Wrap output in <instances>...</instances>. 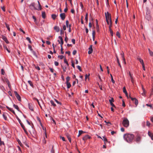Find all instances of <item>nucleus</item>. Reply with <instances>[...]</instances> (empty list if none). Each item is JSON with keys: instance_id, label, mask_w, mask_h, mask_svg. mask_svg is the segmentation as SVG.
Listing matches in <instances>:
<instances>
[{"instance_id": "e433bc0d", "label": "nucleus", "mask_w": 153, "mask_h": 153, "mask_svg": "<svg viewBox=\"0 0 153 153\" xmlns=\"http://www.w3.org/2000/svg\"><path fill=\"white\" fill-rule=\"evenodd\" d=\"M54 100L55 101V102L58 104H59L60 105H62V103L61 102H59L58 100H56L55 99H54Z\"/></svg>"}, {"instance_id": "c756f323", "label": "nucleus", "mask_w": 153, "mask_h": 153, "mask_svg": "<svg viewBox=\"0 0 153 153\" xmlns=\"http://www.w3.org/2000/svg\"><path fill=\"white\" fill-rule=\"evenodd\" d=\"M28 82L30 84V85L32 87H33V85L32 82L30 80H29L28 81Z\"/></svg>"}, {"instance_id": "ea45409f", "label": "nucleus", "mask_w": 153, "mask_h": 153, "mask_svg": "<svg viewBox=\"0 0 153 153\" xmlns=\"http://www.w3.org/2000/svg\"><path fill=\"white\" fill-rule=\"evenodd\" d=\"M70 77L68 76L66 78V82H69V81L70 80Z\"/></svg>"}, {"instance_id": "3c124183", "label": "nucleus", "mask_w": 153, "mask_h": 153, "mask_svg": "<svg viewBox=\"0 0 153 153\" xmlns=\"http://www.w3.org/2000/svg\"><path fill=\"white\" fill-rule=\"evenodd\" d=\"M58 57L60 58L61 59H62L64 57L62 55H60L58 56Z\"/></svg>"}, {"instance_id": "bb28decb", "label": "nucleus", "mask_w": 153, "mask_h": 153, "mask_svg": "<svg viewBox=\"0 0 153 153\" xmlns=\"http://www.w3.org/2000/svg\"><path fill=\"white\" fill-rule=\"evenodd\" d=\"M5 50H7V51L9 53H10V51L9 50H8V48H7V47L6 45H4L3 46Z\"/></svg>"}, {"instance_id": "ddd939ff", "label": "nucleus", "mask_w": 153, "mask_h": 153, "mask_svg": "<svg viewBox=\"0 0 153 153\" xmlns=\"http://www.w3.org/2000/svg\"><path fill=\"white\" fill-rule=\"evenodd\" d=\"M6 108H7L8 110H9L11 112H12L14 114H16V113L12 109V108H9L8 106H6Z\"/></svg>"}, {"instance_id": "a19ab883", "label": "nucleus", "mask_w": 153, "mask_h": 153, "mask_svg": "<svg viewBox=\"0 0 153 153\" xmlns=\"http://www.w3.org/2000/svg\"><path fill=\"white\" fill-rule=\"evenodd\" d=\"M64 62L67 65V66H68L69 65H68V62L67 61V60L65 58L64 59Z\"/></svg>"}, {"instance_id": "20e7f679", "label": "nucleus", "mask_w": 153, "mask_h": 153, "mask_svg": "<svg viewBox=\"0 0 153 153\" xmlns=\"http://www.w3.org/2000/svg\"><path fill=\"white\" fill-rule=\"evenodd\" d=\"M33 100H36L37 101L41 109H42V106L41 104L43 105L42 100H39L37 98L35 97L33 98Z\"/></svg>"}, {"instance_id": "393cba45", "label": "nucleus", "mask_w": 153, "mask_h": 153, "mask_svg": "<svg viewBox=\"0 0 153 153\" xmlns=\"http://www.w3.org/2000/svg\"><path fill=\"white\" fill-rule=\"evenodd\" d=\"M109 29H111V27H112V21H110V24H109Z\"/></svg>"}, {"instance_id": "37998d69", "label": "nucleus", "mask_w": 153, "mask_h": 153, "mask_svg": "<svg viewBox=\"0 0 153 153\" xmlns=\"http://www.w3.org/2000/svg\"><path fill=\"white\" fill-rule=\"evenodd\" d=\"M146 105L148 107H149L151 108H152L153 107L152 105L151 104H146Z\"/></svg>"}, {"instance_id": "cd10ccee", "label": "nucleus", "mask_w": 153, "mask_h": 153, "mask_svg": "<svg viewBox=\"0 0 153 153\" xmlns=\"http://www.w3.org/2000/svg\"><path fill=\"white\" fill-rule=\"evenodd\" d=\"M66 83L67 84V88H70L71 86V85L70 84V83L69 82H66Z\"/></svg>"}, {"instance_id": "f8f14e48", "label": "nucleus", "mask_w": 153, "mask_h": 153, "mask_svg": "<svg viewBox=\"0 0 153 153\" xmlns=\"http://www.w3.org/2000/svg\"><path fill=\"white\" fill-rule=\"evenodd\" d=\"M2 39L6 42V43L7 44H8L9 43V42L5 36H2Z\"/></svg>"}, {"instance_id": "bf43d9fd", "label": "nucleus", "mask_w": 153, "mask_h": 153, "mask_svg": "<svg viewBox=\"0 0 153 153\" xmlns=\"http://www.w3.org/2000/svg\"><path fill=\"white\" fill-rule=\"evenodd\" d=\"M71 42L74 44H75V39H72L71 40Z\"/></svg>"}, {"instance_id": "c85d7f7f", "label": "nucleus", "mask_w": 153, "mask_h": 153, "mask_svg": "<svg viewBox=\"0 0 153 153\" xmlns=\"http://www.w3.org/2000/svg\"><path fill=\"white\" fill-rule=\"evenodd\" d=\"M133 102H134L136 106L138 105V101L137 99L135 98V99H134V101Z\"/></svg>"}, {"instance_id": "680f3d73", "label": "nucleus", "mask_w": 153, "mask_h": 153, "mask_svg": "<svg viewBox=\"0 0 153 153\" xmlns=\"http://www.w3.org/2000/svg\"><path fill=\"white\" fill-rule=\"evenodd\" d=\"M1 8L4 12L5 11V7L4 6L1 7Z\"/></svg>"}, {"instance_id": "052dcab7", "label": "nucleus", "mask_w": 153, "mask_h": 153, "mask_svg": "<svg viewBox=\"0 0 153 153\" xmlns=\"http://www.w3.org/2000/svg\"><path fill=\"white\" fill-rule=\"evenodd\" d=\"M54 64L55 66H57L59 65V63L55 61L54 62Z\"/></svg>"}, {"instance_id": "39448f33", "label": "nucleus", "mask_w": 153, "mask_h": 153, "mask_svg": "<svg viewBox=\"0 0 153 153\" xmlns=\"http://www.w3.org/2000/svg\"><path fill=\"white\" fill-rule=\"evenodd\" d=\"M106 20H109V21H112L111 14L108 12L105 13Z\"/></svg>"}, {"instance_id": "f03ea898", "label": "nucleus", "mask_w": 153, "mask_h": 153, "mask_svg": "<svg viewBox=\"0 0 153 153\" xmlns=\"http://www.w3.org/2000/svg\"><path fill=\"white\" fill-rule=\"evenodd\" d=\"M142 136L140 134L137 133L135 136L134 141L137 143H140L141 140Z\"/></svg>"}, {"instance_id": "aec40b11", "label": "nucleus", "mask_w": 153, "mask_h": 153, "mask_svg": "<svg viewBox=\"0 0 153 153\" xmlns=\"http://www.w3.org/2000/svg\"><path fill=\"white\" fill-rule=\"evenodd\" d=\"M137 59L140 61L142 65L144 64L143 60L141 58H138Z\"/></svg>"}, {"instance_id": "f704fd0d", "label": "nucleus", "mask_w": 153, "mask_h": 153, "mask_svg": "<svg viewBox=\"0 0 153 153\" xmlns=\"http://www.w3.org/2000/svg\"><path fill=\"white\" fill-rule=\"evenodd\" d=\"M26 39L29 42V43H31L32 42L31 41L30 38L29 37H27L26 38Z\"/></svg>"}, {"instance_id": "423d86ee", "label": "nucleus", "mask_w": 153, "mask_h": 153, "mask_svg": "<svg viewBox=\"0 0 153 153\" xmlns=\"http://www.w3.org/2000/svg\"><path fill=\"white\" fill-rule=\"evenodd\" d=\"M14 92L16 97L17 98V100H19V101L20 102L21 101V97L20 95L18 94L17 92L16 91H14Z\"/></svg>"}, {"instance_id": "f257e3e1", "label": "nucleus", "mask_w": 153, "mask_h": 153, "mask_svg": "<svg viewBox=\"0 0 153 153\" xmlns=\"http://www.w3.org/2000/svg\"><path fill=\"white\" fill-rule=\"evenodd\" d=\"M134 135L131 134H126L124 135V139L128 143H131L134 140Z\"/></svg>"}, {"instance_id": "5701e85b", "label": "nucleus", "mask_w": 153, "mask_h": 153, "mask_svg": "<svg viewBox=\"0 0 153 153\" xmlns=\"http://www.w3.org/2000/svg\"><path fill=\"white\" fill-rule=\"evenodd\" d=\"M5 24L6 26V27H7V30H9V31H10V29L9 25L8 24L6 23V22L5 23Z\"/></svg>"}, {"instance_id": "1a4fd4ad", "label": "nucleus", "mask_w": 153, "mask_h": 153, "mask_svg": "<svg viewBox=\"0 0 153 153\" xmlns=\"http://www.w3.org/2000/svg\"><path fill=\"white\" fill-rule=\"evenodd\" d=\"M92 45H91L90 46V47L88 48L89 51L88 52V54H91L92 53V51H93V48H92Z\"/></svg>"}, {"instance_id": "6ab92c4d", "label": "nucleus", "mask_w": 153, "mask_h": 153, "mask_svg": "<svg viewBox=\"0 0 153 153\" xmlns=\"http://www.w3.org/2000/svg\"><path fill=\"white\" fill-rule=\"evenodd\" d=\"M120 55L121 56V57L122 59L123 60H125V57H124V54L123 51L122 52V53H120Z\"/></svg>"}, {"instance_id": "864d4df0", "label": "nucleus", "mask_w": 153, "mask_h": 153, "mask_svg": "<svg viewBox=\"0 0 153 153\" xmlns=\"http://www.w3.org/2000/svg\"><path fill=\"white\" fill-rule=\"evenodd\" d=\"M129 97L131 98V100H132V101L133 102H134V99H135L136 98H133L132 97H131V96H130V95L129 96Z\"/></svg>"}, {"instance_id": "6e6d98bb", "label": "nucleus", "mask_w": 153, "mask_h": 153, "mask_svg": "<svg viewBox=\"0 0 153 153\" xmlns=\"http://www.w3.org/2000/svg\"><path fill=\"white\" fill-rule=\"evenodd\" d=\"M2 145H4V143L3 141H2L1 140H0V146H1Z\"/></svg>"}, {"instance_id": "e2e57ef3", "label": "nucleus", "mask_w": 153, "mask_h": 153, "mask_svg": "<svg viewBox=\"0 0 153 153\" xmlns=\"http://www.w3.org/2000/svg\"><path fill=\"white\" fill-rule=\"evenodd\" d=\"M109 101L110 103H111V102H114L113 98H111V100H109Z\"/></svg>"}, {"instance_id": "c03bdc74", "label": "nucleus", "mask_w": 153, "mask_h": 153, "mask_svg": "<svg viewBox=\"0 0 153 153\" xmlns=\"http://www.w3.org/2000/svg\"><path fill=\"white\" fill-rule=\"evenodd\" d=\"M5 74V72L4 70L3 69H1V74L2 75H4Z\"/></svg>"}, {"instance_id": "58836bf2", "label": "nucleus", "mask_w": 153, "mask_h": 153, "mask_svg": "<svg viewBox=\"0 0 153 153\" xmlns=\"http://www.w3.org/2000/svg\"><path fill=\"white\" fill-rule=\"evenodd\" d=\"M148 134L151 137H152V136L153 135V134L149 131H148Z\"/></svg>"}, {"instance_id": "9d476101", "label": "nucleus", "mask_w": 153, "mask_h": 153, "mask_svg": "<svg viewBox=\"0 0 153 153\" xmlns=\"http://www.w3.org/2000/svg\"><path fill=\"white\" fill-rule=\"evenodd\" d=\"M28 107L29 109L32 111H33V106L32 104L31 103H28Z\"/></svg>"}, {"instance_id": "a211bd4d", "label": "nucleus", "mask_w": 153, "mask_h": 153, "mask_svg": "<svg viewBox=\"0 0 153 153\" xmlns=\"http://www.w3.org/2000/svg\"><path fill=\"white\" fill-rule=\"evenodd\" d=\"M13 106L15 109L17 110V111H19V108L17 105L14 104L13 105Z\"/></svg>"}, {"instance_id": "0e129e2a", "label": "nucleus", "mask_w": 153, "mask_h": 153, "mask_svg": "<svg viewBox=\"0 0 153 153\" xmlns=\"http://www.w3.org/2000/svg\"><path fill=\"white\" fill-rule=\"evenodd\" d=\"M65 23H66V26L67 27L69 25L68 24L69 22H68V20H66V21Z\"/></svg>"}, {"instance_id": "473e14b6", "label": "nucleus", "mask_w": 153, "mask_h": 153, "mask_svg": "<svg viewBox=\"0 0 153 153\" xmlns=\"http://www.w3.org/2000/svg\"><path fill=\"white\" fill-rule=\"evenodd\" d=\"M6 82L7 83V84H8V87L9 88H10L11 87V85H10V84L9 81L8 80H7L6 81Z\"/></svg>"}, {"instance_id": "5fc2aeb1", "label": "nucleus", "mask_w": 153, "mask_h": 153, "mask_svg": "<svg viewBox=\"0 0 153 153\" xmlns=\"http://www.w3.org/2000/svg\"><path fill=\"white\" fill-rule=\"evenodd\" d=\"M95 31L94 30H93L92 31V36H95Z\"/></svg>"}, {"instance_id": "79ce46f5", "label": "nucleus", "mask_w": 153, "mask_h": 153, "mask_svg": "<svg viewBox=\"0 0 153 153\" xmlns=\"http://www.w3.org/2000/svg\"><path fill=\"white\" fill-rule=\"evenodd\" d=\"M67 137H68V139L69 140V141L70 142H71V137L69 135H68L67 136Z\"/></svg>"}, {"instance_id": "338daca9", "label": "nucleus", "mask_w": 153, "mask_h": 153, "mask_svg": "<svg viewBox=\"0 0 153 153\" xmlns=\"http://www.w3.org/2000/svg\"><path fill=\"white\" fill-rule=\"evenodd\" d=\"M49 69H50L51 72L52 73H53L54 70L53 68H50Z\"/></svg>"}, {"instance_id": "2f4dec72", "label": "nucleus", "mask_w": 153, "mask_h": 153, "mask_svg": "<svg viewBox=\"0 0 153 153\" xmlns=\"http://www.w3.org/2000/svg\"><path fill=\"white\" fill-rule=\"evenodd\" d=\"M116 36L119 38H120V33H119V32H118V31H117V32H116Z\"/></svg>"}, {"instance_id": "4468645a", "label": "nucleus", "mask_w": 153, "mask_h": 153, "mask_svg": "<svg viewBox=\"0 0 153 153\" xmlns=\"http://www.w3.org/2000/svg\"><path fill=\"white\" fill-rule=\"evenodd\" d=\"M123 92L125 94L126 96L128 98V94L126 91V88L125 87L123 88Z\"/></svg>"}, {"instance_id": "9b49d317", "label": "nucleus", "mask_w": 153, "mask_h": 153, "mask_svg": "<svg viewBox=\"0 0 153 153\" xmlns=\"http://www.w3.org/2000/svg\"><path fill=\"white\" fill-rule=\"evenodd\" d=\"M90 136L88 135H87L84 136L83 138H82V140L84 141H85L87 139H88L90 138Z\"/></svg>"}, {"instance_id": "7ed1b4c3", "label": "nucleus", "mask_w": 153, "mask_h": 153, "mask_svg": "<svg viewBox=\"0 0 153 153\" xmlns=\"http://www.w3.org/2000/svg\"><path fill=\"white\" fill-rule=\"evenodd\" d=\"M123 126L126 128L128 127L129 126V121L127 118H124L122 122Z\"/></svg>"}, {"instance_id": "0eeeda50", "label": "nucleus", "mask_w": 153, "mask_h": 153, "mask_svg": "<svg viewBox=\"0 0 153 153\" xmlns=\"http://www.w3.org/2000/svg\"><path fill=\"white\" fill-rule=\"evenodd\" d=\"M60 16L61 17V18L62 19V20H64L65 18V14L64 13H61L60 15Z\"/></svg>"}, {"instance_id": "dca6fc26", "label": "nucleus", "mask_w": 153, "mask_h": 153, "mask_svg": "<svg viewBox=\"0 0 153 153\" xmlns=\"http://www.w3.org/2000/svg\"><path fill=\"white\" fill-rule=\"evenodd\" d=\"M28 48L29 49L30 51H33V54L35 55V54H36V53L33 50V49L32 48V46H31L29 44H28Z\"/></svg>"}, {"instance_id": "b1692460", "label": "nucleus", "mask_w": 153, "mask_h": 153, "mask_svg": "<svg viewBox=\"0 0 153 153\" xmlns=\"http://www.w3.org/2000/svg\"><path fill=\"white\" fill-rule=\"evenodd\" d=\"M85 132L82 131V130H79V134L78 135V137H79V136L82 133Z\"/></svg>"}, {"instance_id": "4c0bfd02", "label": "nucleus", "mask_w": 153, "mask_h": 153, "mask_svg": "<svg viewBox=\"0 0 153 153\" xmlns=\"http://www.w3.org/2000/svg\"><path fill=\"white\" fill-rule=\"evenodd\" d=\"M110 76L111 77V81L113 83H114L115 81L114 80L111 74H110Z\"/></svg>"}, {"instance_id": "f3484780", "label": "nucleus", "mask_w": 153, "mask_h": 153, "mask_svg": "<svg viewBox=\"0 0 153 153\" xmlns=\"http://www.w3.org/2000/svg\"><path fill=\"white\" fill-rule=\"evenodd\" d=\"M116 58H117V62L119 65L120 68H121L122 66H121V65L120 62L118 57V56H116Z\"/></svg>"}, {"instance_id": "7c9ffc66", "label": "nucleus", "mask_w": 153, "mask_h": 153, "mask_svg": "<svg viewBox=\"0 0 153 153\" xmlns=\"http://www.w3.org/2000/svg\"><path fill=\"white\" fill-rule=\"evenodd\" d=\"M146 18L148 20H150L151 19L150 16L149 15H148V14L146 15Z\"/></svg>"}, {"instance_id": "412c9836", "label": "nucleus", "mask_w": 153, "mask_h": 153, "mask_svg": "<svg viewBox=\"0 0 153 153\" xmlns=\"http://www.w3.org/2000/svg\"><path fill=\"white\" fill-rule=\"evenodd\" d=\"M57 16V15H56L55 14H53L51 15V17L53 20H55Z\"/></svg>"}, {"instance_id": "a878e982", "label": "nucleus", "mask_w": 153, "mask_h": 153, "mask_svg": "<svg viewBox=\"0 0 153 153\" xmlns=\"http://www.w3.org/2000/svg\"><path fill=\"white\" fill-rule=\"evenodd\" d=\"M50 102H51L52 105L54 107H55L56 106V104L54 103V102L53 100H51L50 101Z\"/></svg>"}, {"instance_id": "a18cd8bd", "label": "nucleus", "mask_w": 153, "mask_h": 153, "mask_svg": "<svg viewBox=\"0 0 153 153\" xmlns=\"http://www.w3.org/2000/svg\"><path fill=\"white\" fill-rule=\"evenodd\" d=\"M51 153H54V150L53 149V146H52V149L51 150Z\"/></svg>"}, {"instance_id": "8fccbe9b", "label": "nucleus", "mask_w": 153, "mask_h": 153, "mask_svg": "<svg viewBox=\"0 0 153 153\" xmlns=\"http://www.w3.org/2000/svg\"><path fill=\"white\" fill-rule=\"evenodd\" d=\"M18 142L19 144L20 145V146H23V145L22 144V143H21V141L19 140H18Z\"/></svg>"}, {"instance_id": "09e8293b", "label": "nucleus", "mask_w": 153, "mask_h": 153, "mask_svg": "<svg viewBox=\"0 0 153 153\" xmlns=\"http://www.w3.org/2000/svg\"><path fill=\"white\" fill-rule=\"evenodd\" d=\"M39 7L38 9H36L37 10H41L42 8L41 7V6L40 4H39Z\"/></svg>"}, {"instance_id": "6e6552de", "label": "nucleus", "mask_w": 153, "mask_h": 153, "mask_svg": "<svg viewBox=\"0 0 153 153\" xmlns=\"http://www.w3.org/2000/svg\"><path fill=\"white\" fill-rule=\"evenodd\" d=\"M102 139V140L104 141V143L105 144H106L107 143H110V142L108 141L107 140V139L105 136L103 137Z\"/></svg>"}, {"instance_id": "c9c22d12", "label": "nucleus", "mask_w": 153, "mask_h": 153, "mask_svg": "<svg viewBox=\"0 0 153 153\" xmlns=\"http://www.w3.org/2000/svg\"><path fill=\"white\" fill-rule=\"evenodd\" d=\"M3 117L4 119L5 120H7V116L5 114H4V113L3 114Z\"/></svg>"}, {"instance_id": "4d7b16f0", "label": "nucleus", "mask_w": 153, "mask_h": 153, "mask_svg": "<svg viewBox=\"0 0 153 153\" xmlns=\"http://www.w3.org/2000/svg\"><path fill=\"white\" fill-rule=\"evenodd\" d=\"M76 52H77V51H76V50H74L73 51V53H72L74 55H75L76 54Z\"/></svg>"}, {"instance_id": "72a5a7b5", "label": "nucleus", "mask_w": 153, "mask_h": 153, "mask_svg": "<svg viewBox=\"0 0 153 153\" xmlns=\"http://www.w3.org/2000/svg\"><path fill=\"white\" fill-rule=\"evenodd\" d=\"M109 30L110 31L111 35L112 36H113V31L111 29H109Z\"/></svg>"}, {"instance_id": "603ef678", "label": "nucleus", "mask_w": 153, "mask_h": 153, "mask_svg": "<svg viewBox=\"0 0 153 153\" xmlns=\"http://www.w3.org/2000/svg\"><path fill=\"white\" fill-rule=\"evenodd\" d=\"M77 68L80 71H82V70L81 69V67L80 66L78 65L77 66Z\"/></svg>"}, {"instance_id": "49530a36", "label": "nucleus", "mask_w": 153, "mask_h": 153, "mask_svg": "<svg viewBox=\"0 0 153 153\" xmlns=\"http://www.w3.org/2000/svg\"><path fill=\"white\" fill-rule=\"evenodd\" d=\"M61 54H63L64 53V52L63 51V48H62V46L61 47Z\"/></svg>"}, {"instance_id": "774afa93", "label": "nucleus", "mask_w": 153, "mask_h": 153, "mask_svg": "<svg viewBox=\"0 0 153 153\" xmlns=\"http://www.w3.org/2000/svg\"><path fill=\"white\" fill-rule=\"evenodd\" d=\"M150 55L152 56H153V52L152 51H151L149 53Z\"/></svg>"}, {"instance_id": "4be33fe9", "label": "nucleus", "mask_w": 153, "mask_h": 153, "mask_svg": "<svg viewBox=\"0 0 153 153\" xmlns=\"http://www.w3.org/2000/svg\"><path fill=\"white\" fill-rule=\"evenodd\" d=\"M42 16L44 19H45L46 17L45 13V12H43L42 13Z\"/></svg>"}, {"instance_id": "69168bd1", "label": "nucleus", "mask_w": 153, "mask_h": 153, "mask_svg": "<svg viewBox=\"0 0 153 153\" xmlns=\"http://www.w3.org/2000/svg\"><path fill=\"white\" fill-rule=\"evenodd\" d=\"M80 7H81V8L82 9H83V5L82 3V2H80Z\"/></svg>"}, {"instance_id": "2eb2a0df", "label": "nucleus", "mask_w": 153, "mask_h": 153, "mask_svg": "<svg viewBox=\"0 0 153 153\" xmlns=\"http://www.w3.org/2000/svg\"><path fill=\"white\" fill-rule=\"evenodd\" d=\"M54 29L57 32H58L60 30L59 27L58 26H55L54 27Z\"/></svg>"}, {"instance_id": "13d9d810", "label": "nucleus", "mask_w": 153, "mask_h": 153, "mask_svg": "<svg viewBox=\"0 0 153 153\" xmlns=\"http://www.w3.org/2000/svg\"><path fill=\"white\" fill-rule=\"evenodd\" d=\"M68 40V38H67L66 36V34H65V40L66 43H67Z\"/></svg>"}, {"instance_id": "de8ad7c7", "label": "nucleus", "mask_w": 153, "mask_h": 153, "mask_svg": "<svg viewBox=\"0 0 153 153\" xmlns=\"http://www.w3.org/2000/svg\"><path fill=\"white\" fill-rule=\"evenodd\" d=\"M150 125V123L149 122V121H147L146 122V126L148 127H149Z\"/></svg>"}]
</instances>
